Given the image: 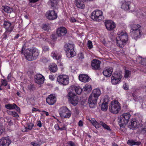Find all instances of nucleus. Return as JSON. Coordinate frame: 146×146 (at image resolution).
<instances>
[{"label":"nucleus","mask_w":146,"mask_h":146,"mask_svg":"<svg viewBox=\"0 0 146 146\" xmlns=\"http://www.w3.org/2000/svg\"><path fill=\"white\" fill-rule=\"evenodd\" d=\"M56 98L55 96L52 94L50 95L46 99V102L50 105H52L55 102Z\"/></svg>","instance_id":"aec40b11"},{"label":"nucleus","mask_w":146,"mask_h":146,"mask_svg":"<svg viewBox=\"0 0 146 146\" xmlns=\"http://www.w3.org/2000/svg\"><path fill=\"white\" fill-rule=\"evenodd\" d=\"M90 120L91 123L95 126L96 128H98L100 127V125L99 124V123L97 122L94 119H92L91 120Z\"/></svg>","instance_id":"7c9ffc66"},{"label":"nucleus","mask_w":146,"mask_h":146,"mask_svg":"<svg viewBox=\"0 0 146 146\" xmlns=\"http://www.w3.org/2000/svg\"><path fill=\"white\" fill-rule=\"evenodd\" d=\"M59 112L62 118H69L71 115V112L66 107H62L59 110Z\"/></svg>","instance_id":"6e6552de"},{"label":"nucleus","mask_w":146,"mask_h":146,"mask_svg":"<svg viewBox=\"0 0 146 146\" xmlns=\"http://www.w3.org/2000/svg\"><path fill=\"white\" fill-rule=\"evenodd\" d=\"M113 69L112 67H107L106 69L103 71V73L105 76L109 77L111 75Z\"/></svg>","instance_id":"412c9836"},{"label":"nucleus","mask_w":146,"mask_h":146,"mask_svg":"<svg viewBox=\"0 0 146 146\" xmlns=\"http://www.w3.org/2000/svg\"><path fill=\"white\" fill-rule=\"evenodd\" d=\"M78 125L79 126L82 127L83 126V122L82 120H80L78 123Z\"/></svg>","instance_id":"6e6d98bb"},{"label":"nucleus","mask_w":146,"mask_h":146,"mask_svg":"<svg viewBox=\"0 0 146 146\" xmlns=\"http://www.w3.org/2000/svg\"><path fill=\"white\" fill-rule=\"evenodd\" d=\"M79 79L82 82H86L90 80V77L88 75L84 74H80L79 76Z\"/></svg>","instance_id":"4be33fe9"},{"label":"nucleus","mask_w":146,"mask_h":146,"mask_svg":"<svg viewBox=\"0 0 146 146\" xmlns=\"http://www.w3.org/2000/svg\"><path fill=\"white\" fill-rule=\"evenodd\" d=\"M67 33L66 29L63 27L58 28L56 30V34L58 36H61L65 35Z\"/></svg>","instance_id":"a211bd4d"},{"label":"nucleus","mask_w":146,"mask_h":146,"mask_svg":"<svg viewBox=\"0 0 146 146\" xmlns=\"http://www.w3.org/2000/svg\"><path fill=\"white\" fill-rule=\"evenodd\" d=\"M69 102L74 106H76L78 102V96L72 92H69L67 95Z\"/></svg>","instance_id":"0eeeda50"},{"label":"nucleus","mask_w":146,"mask_h":146,"mask_svg":"<svg viewBox=\"0 0 146 146\" xmlns=\"http://www.w3.org/2000/svg\"><path fill=\"white\" fill-rule=\"evenodd\" d=\"M74 88L76 93L78 94H80L82 91V89L80 86H75Z\"/></svg>","instance_id":"4c0bfd02"},{"label":"nucleus","mask_w":146,"mask_h":146,"mask_svg":"<svg viewBox=\"0 0 146 146\" xmlns=\"http://www.w3.org/2000/svg\"><path fill=\"white\" fill-rule=\"evenodd\" d=\"M11 140L7 137H3L0 140V146H9L11 143Z\"/></svg>","instance_id":"f3484780"},{"label":"nucleus","mask_w":146,"mask_h":146,"mask_svg":"<svg viewBox=\"0 0 146 146\" xmlns=\"http://www.w3.org/2000/svg\"><path fill=\"white\" fill-rule=\"evenodd\" d=\"M131 115L129 112L123 113L119 117V124L121 127H124L128 123Z\"/></svg>","instance_id":"20e7f679"},{"label":"nucleus","mask_w":146,"mask_h":146,"mask_svg":"<svg viewBox=\"0 0 146 146\" xmlns=\"http://www.w3.org/2000/svg\"><path fill=\"white\" fill-rule=\"evenodd\" d=\"M37 125L39 127H41L42 126V124L40 121H38Z\"/></svg>","instance_id":"052dcab7"},{"label":"nucleus","mask_w":146,"mask_h":146,"mask_svg":"<svg viewBox=\"0 0 146 146\" xmlns=\"http://www.w3.org/2000/svg\"><path fill=\"white\" fill-rule=\"evenodd\" d=\"M11 74H9L7 76V79L8 80H9L11 78Z\"/></svg>","instance_id":"69168bd1"},{"label":"nucleus","mask_w":146,"mask_h":146,"mask_svg":"<svg viewBox=\"0 0 146 146\" xmlns=\"http://www.w3.org/2000/svg\"><path fill=\"white\" fill-rule=\"evenodd\" d=\"M88 47L89 49H91L92 48L93 45L92 42L90 41L89 40L88 41V44H87Z\"/></svg>","instance_id":"c03bdc74"},{"label":"nucleus","mask_w":146,"mask_h":146,"mask_svg":"<svg viewBox=\"0 0 146 146\" xmlns=\"http://www.w3.org/2000/svg\"><path fill=\"white\" fill-rule=\"evenodd\" d=\"M13 111H9H9H7V113L9 115H12V113H13Z\"/></svg>","instance_id":"0e129e2a"},{"label":"nucleus","mask_w":146,"mask_h":146,"mask_svg":"<svg viewBox=\"0 0 146 146\" xmlns=\"http://www.w3.org/2000/svg\"><path fill=\"white\" fill-rule=\"evenodd\" d=\"M131 73V72L130 71L128 70H125L124 77L126 78H127L129 77Z\"/></svg>","instance_id":"a19ab883"},{"label":"nucleus","mask_w":146,"mask_h":146,"mask_svg":"<svg viewBox=\"0 0 146 146\" xmlns=\"http://www.w3.org/2000/svg\"><path fill=\"white\" fill-rule=\"evenodd\" d=\"M31 144L33 146H40V145L34 143V142H32L31 143Z\"/></svg>","instance_id":"680f3d73"},{"label":"nucleus","mask_w":146,"mask_h":146,"mask_svg":"<svg viewBox=\"0 0 146 146\" xmlns=\"http://www.w3.org/2000/svg\"><path fill=\"white\" fill-rule=\"evenodd\" d=\"M91 94L93 96H94L98 98L101 94V92L99 88H96L93 90Z\"/></svg>","instance_id":"c85d7f7f"},{"label":"nucleus","mask_w":146,"mask_h":146,"mask_svg":"<svg viewBox=\"0 0 146 146\" xmlns=\"http://www.w3.org/2000/svg\"><path fill=\"white\" fill-rule=\"evenodd\" d=\"M1 85L6 86L7 84V81L5 79H2L1 81Z\"/></svg>","instance_id":"79ce46f5"},{"label":"nucleus","mask_w":146,"mask_h":146,"mask_svg":"<svg viewBox=\"0 0 146 146\" xmlns=\"http://www.w3.org/2000/svg\"><path fill=\"white\" fill-rule=\"evenodd\" d=\"M30 2L35 3L38 0H29Z\"/></svg>","instance_id":"338daca9"},{"label":"nucleus","mask_w":146,"mask_h":146,"mask_svg":"<svg viewBox=\"0 0 146 146\" xmlns=\"http://www.w3.org/2000/svg\"><path fill=\"white\" fill-rule=\"evenodd\" d=\"M116 37L117 45L120 47H123L128 40V36L127 33L124 31H121L117 33Z\"/></svg>","instance_id":"f03ea898"},{"label":"nucleus","mask_w":146,"mask_h":146,"mask_svg":"<svg viewBox=\"0 0 146 146\" xmlns=\"http://www.w3.org/2000/svg\"><path fill=\"white\" fill-rule=\"evenodd\" d=\"M127 143L131 146H132L134 145H139L141 144V143L132 140H129L128 141Z\"/></svg>","instance_id":"473e14b6"},{"label":"nucleus","mask_w":146,"mask_h":146,"mask_svg":"<svg viewBox=\"0 0 146 146\" xmlns=\"http://www.w3.org/2000/svg\"><path fill=\"white\" fill-rule=\"evenodd\" d=\"M91 17L95 21H100L104 18L102 12L99 10L94 11L92 13Z\"/></svg>","instance_id":"423d86ee"},{"label":"nucleus","mask_w":146,"mask_h":146,"mask_svg":"<svg viewBox=\"0 0 146 146\" xmlns=\"http://www.w3.org/2000/svg\"><path fill=\"white\" fill-rule=\"evenodd\" d=\"M51 55L54 59L56 60H59L61 58V56L56 51H53L51 54Z\"/></svg>","instance_id":"bb28decb"},{"label":"nucleus","mask_w":146,"mask_h":146,"mask_svg":"<svg viewBox=\"0 0 146 146\" xmlns=\"http://www.w3.org/2000/svg\"><path fill=\"white\" fill-rule=\"evenodd\" d=\"M42 28L44 30L47 31L49 27L48 25L46 24H44L42 25Z\"/></svg>","instance_id":"a18cd8bd"},{"label":"nucleus","mask_w":146,"mask_h":146,"mask_svg":"<svg viewBox=\"0 0 146 146\" xmlns=\"http://www.w3.org/2000/svg\"><path fill=\"white\" fill-rule=\"evenodd\" d=\"M12 115L13 117H19V115L15 111H13Z\"/></svg>","instance_id":"8fccbe9b"},{"label":"nucleus","mask_w":146,"mask_h":146,"mask_svg":"<svg viewBox=\"0 0 146 146\" xmlns=\"http://www.w3.org/2000/svg\"><path fill=\"white\" fill-rule=\"evenodd\" d=\"M105 25L106 29L108 31H111L115 27V25L111 20H106L105 22Z\"/></svg>","instance_id":"4468645a"},{"label":"nucleus","mask_w":146,"mask_h":146,"mask_svg":"<svg viewBox=\"0 0 146 146\" xmlns=\"http://www.w3.org/2000/svg\"><path fill=\"white\" fill-rule=\"evenodd\" d=\"M78 57L79 59H83L84 58L83 54L82 53H79L78 54Z\"/></svg>","instance_id":"5fc2aeb1"},{"label":"nucleus","mask_w":146,"mask_h":146,"mask_svg":"<svg viewBox=\"0 0 146 146\" xmlns=\"http://www.w3.org/2000/svg\"><path fill=\"white\" fill-rule=\"evenodd\" d=\"M49 48L47 46H44L43 47V51L44 52L48 51Z\"/></svg>","instance_id":"49530a36"},{"label":"nucleus","mask_w":146,"mask_h":146,"mask_svg":"<svg viewBox=\"0 0 146 146\" xmlns=\"http://www.w3.org/2000/svg\"><path fill=\"white\" fill-rule=\"evenodd\" d=\"M35 82L38 84H42L44 82V77L41 74H38L35 76Z\"/></svg>","instance_id":"6ab92c4d"},{"label":"nucleus","mask_w":146,"mask_h":146,"mask_svg":"<svg viewBox=\"0 0 146 146\" xmlns=\"http://www.w3.org/2000/svg\"><path fill=\"white\" fill-rule=\"evenodd\" d=\"M121 8L125 10H128L129 9L130 2L128 1H124L121 2Z\"/></svg>","instance_id":"393cba45"},{"label":"nucleus","mask_w":146,"mask_h":146,"mask_svg":"<svg viewBox=\"0 0 146 146\" xmlns=\"http://www.w3.org/2000/svg\"><path fill=\"white\" fill-rule=\"evenodd\" d=\"M59 125L60 126V130L62 131L66 129V127L65 124L63 122H61L59 121Z\"/></svg>","instance_id":"ea45409f"},{"label":"nucleus","mask_w":146,"mask_h":146,"mask_svg":"<svg viewBox=\"0 0 146 146\" xmlns=\"http://www.w3.org/2000/svg\"><path fill=\"white\" fill-rule=\"evenodd\" d=\"M27 88L30 90H33V86L31 84L29 85L28 86Z\"/></svg>","instance_id":"864d4df0"},{"label":"nucleus","mask_w":146,"mask_h":146,"mask_svg":"<svg viewBox=\"0 0 146 146\" xmlns=\"http://www.w3.org/2000/svg\"><path fill=\"white\" fill-rule=\"evenodd\" d=\"M57 1L56 0H50L49 1V3L51 6V7L53 8L54 9L56 8L57 6Z\"/></svg>","instance_id":"72a5a7b5"},{"label":"nucleus","mask_w":146,"mask_h":146,"mask_svg":"<svg viewBox=\"0 0 146 146\" xmlns=\"http://www.w3.org/2000/svg\"><path fill=\"white\" fill-rule=\"evenodd\" d=\"M123 87L124 88V89L125 90H127L128 89V86L127 84H124L123 85Z\"/></svg>","instance_id":"13d9d810"},{"label":"nucleus","mask_w":146,"mask_h":146,"mask_svg":"<svg viewBox=\"0 0 146 146\" xmlns=\"http://www.w3.org/2000/svg\"><path fill=\"white\" fill-rule=\"evenodd\" d=\"M92 88L91 86L89 85H86L82 89V91L88 92L91 91Z\"/></svg>","instance_id":"c9c22d12"},{"label":"nucleus","mask_w":146,"mask_h":146,"mask_svg":"<svg viewBox=\"0 0 146 146\" xmlns=\"http://www.w3.org/2000/svg\"><path fill=\"white\" fill-rule=\"evenodd\" d=\"M142 34L141 29H139L135 30H130V35L135 39L140 38Z\"/></svg>","instance_id":"2eb2a0df"},{"label":"nucleus","mask_w":146,"mask_h":146,"mask_svg":"<svg viewBox=\"0 0 146 146\" xmlns=\"http://www.w3.org/2000/svg\"><path fill=\"white\" fill-rule=\"evenodd\" d=\"M99 124L101 125L104 129H107L109 131H111V129L109 126L107 125L105 123L102 121H100Z\"/></svg>","instance_id":"e433bc0d"},{"label":"nucleus","mask_w":146,"mask_h":146,"mask_svg":"<svg viewBox=\"0 0 146 146\" xmlns=\"http://www.w3.org/2000/svg\"><path fill=\"white\" fill-rule=\"evenodd\" d=\"M43 112H44L46 116H48L49 115L48 113V112L46 111H42Z\"/></svg>","instance_id":"774afa93"},{"label":"nucleus","mask_w":146,"mask_h":146,"mask_svg":"<svg viewBox=\"0 0 146 146\" xmlns=\"http://www.w3.org/2000/svg\"><path fill=\"white\" fill-rule=\"evenodd\" d=\"M11 23L9 22L6 21H4L3 23L4 27L6 29L5 33L4 34V35L5 36V38L7 37L6 34H9L13 31V27L11 26Z\"/></svg>","instance_id":"9b49d317"},{"label":"nucleus","mask_w":146,"mask_h":146,"mask_svg":"<svg viewBox=\"0 0 146 146\" xmlns=\"http://www.w3.org/2000/svg\"><path fill=\"white\" fill-rule=\"evenodd\" d=\"M46 15L47 18L51 20L55 19L57 17V14L54 10L48 11Z\"/></svg>","instance_id":"ddd939ff"},{"label":"nucleus","mask_w":146,"mask_h":146,"mask_svg":"<svg viewBox=\"0 0 146 146\" xmlns=\"http://www.w3.org/2000/svg\"><path fill=\"white\" fill-rule=\"evenodd\" d=\"M139 122L135 119H131L130 126L133 129L138 127L139 125Z\"/></svg>","instance_id":"5701e85b"},{"label":"nucleus","mask_w":146,"mask_h":146,"mask_svg":"<svg viewBox=\"0 0 146 146\" xmlns=\"http://www.w3.org/2000/svg\"><path fill=\"white\" fill-rule=\"evenodd\" d=\"M74 143L71 141H69L68 142L66 146H75Z\"/></svg>","instance_id":"37998d69"},{"label":"nucleus","mask_w":146,"mask_h":146,"mask_svg":"<svg viewBox=\"0 0 146 146\" xmlns=\"http://www.w3.org/2000/svg\"><path fill=\"white\" fill-rule=\"evenodd\" d=\"M137 61L139 62L140 64L144 66H146V59L142 58L139 57L136 59Z\"/></svg>","instance_id":"c756f323"},{"label":"nucleus","mask_w":146,"mask_h":146,"mask_svg":"<svg viewBox=\"0 0 146 146\" xmlns=\"http://www.w3.org/2000/svg\"><path fill=\"white\" fill-rule=\"evenodd\" d=\"M131 30H135L137 29H141V26L138 24H133L131 27Z\"/></svg>","instance_id":"58836bf2"},{"label":"nucleus","mask_w":146,"mask_h":146,"mask_svg":"<svg viewBox=\"0 0 146 146\" xmlns=\"http://www.w3.org/2000/svg\"><path fill=\"white\" fill-rule=\"evenodd\" d=\"M108 99H104V102L102 103L101 106L102 110L103 111H106L108 108Z\"/></svg>","instance_id":"a878e982"},{"label":"nucleus","mask_w":146,"mask_h":146,"mask_svg":"<svg viewBox=\"0 0 146 146\" xmlns=\"http://www.w3.org/2000/svg\"><path fill=\"white\" fill-rule=\"evenodd\" d=\"M98 98L91 94L88 98V103L91 108H93L97 103Z\"/></svg>","instance_id":"f8f14e48"},{"label":"nucleus","mask_w":146,"mask_h":146,"mask_svg":"<svg viewBox=\"0 0 146 146\" xmlns=\"http://www.w3.org/2000/svg\"><path fill=\"white\" fill-rule=\"evenodd\" d=\"M16 106H17V105L15 103H13L12 104H6L5 105V108L9 110L14 109L15 108Z\"/></svg>","instance_id":"2f4dec72"},{"label":"nucleus","mask_w":146,"mask_h":146,"mask_svg":"<svg viewBox=\"0 0 146 146\" xmlns=\"http://www.w3.org/2000/svg\"><path fill=\"white\" fill-rule=\"evenodd\" d=\"M49 69L51 72H55L58 70L56 65L54 63H52L49 66Z\"/></svg>","instance_id":"cd10ccee"},{"label":"nucleus","mask_w":146,"mask_h":146,"mask_svg":"<svg viewBox=\"0 0 146 146\" xmlns=\"http://www.w3.org/2000/svg\"><path fill=\"white\" fill-rule=\"evenodd\" d=\"M110 111L114 114H117L121 110V105L117 100L112 101L109 106Z\"/></svg>","instance_id":"7ed1b4c3"},{"label":"nucleus","mask_w":146,"mask_h":146,"mask_svg":"<svg viewBox=\"0 0 146 146\" xmlns=\"http://www.w3.org/2000/svg\"><path fill=\"white\" fill-rule=\"evenodd\" d=\"M141 132L143 133H145L146 134V127L142 129L141 130Z\"/></svg>","instance_id":"bf43d9fd"},{"label":"nucleus","mask_w":146,"mask_h":146,"mask_svg":"<svg viewBox=\"0 0 146 146\" xmlns=\"http://www.w3.org/2000/svg\"><path fill=\"white\" fill-rule=\"evenodd\" d=\"M101 61L96 59L93 60L91 62V65L92 69L94 70H99L100 68Z\"/></svg>","instance_id":"dca6fc26"},{"label":"nucleus","mask_w":146,"mask_h":146,"mask_svg":"<svg viewBox=\"0 0 146 146\" xmlns=\"http://www.w3.org/2000/svg\"><path fill=\"white\" fill-rule=\"evenodd\" d=\"M69 78L68 76L66 75H60L57 77V82L60 84L66 86L69 83Z\"/></svg>","instance_id":"9d476101"},{"label":"nucleus","mask_w":146,"mask_h":146,"mask_svg":"<svg viewBox=\"0 0 146 146\" xmlns=\"http://www.w3.org/2000/svg\"><path fill=\"white\" fill-rule=\"evenodd\" d=\"M49 79L52 81H53L55 79V76L54 75H50L49 76Z\"/></svg>","instance_id":"09e8293b"},{"label":"nucleus","mask_w":146,"mask_h":146,"mask_svg":"<svg viewBox=\"0 0 146 146\" xmlns=\"http://www.w3.org/2000/svg\"><path fill=\"white\" fill-rule=\"evenodd\" d=\"M74 45L73 44L68 43L65 46V50L67 56L68 58L74 56L76 53L74 50Z\"/></svg>","instance_id":"39448f33"},{"label":"nucleus","mask_w":146,"mask_h":146,"mask_svg":"<svg viewBox=\"0 0 146 146\" xmlns=\"http://www.w3.org/2000/svg\"><path fill=\"white\" fill-rule=\"evenodd\" d=\"M34 125L32 123H29L28 124V128L29 129L31 130L32 129Z\"/></svg>","instance_id":"de8ad7c7"},{"label":"nucleus","mask_w":146,"mask_h":146,"mask_svg":"<svg viewBox=\"0 0 146 146\" xmlns=\"http://www.w3.org/2000/svg\"><path fill=\"white\" fill-rule=\"evenodd\" d=\"M4 129L2 126H0V135H1L3 132Z\"/></svg>","instance_id":"4d7b16f0"},{"label":"nucleus","mask_w":146,"mask_h":146,"mask_svg":"<svg viewBox=\"0 0 146 146\" xmlns=\"http://www.w3.org/2000/svg\"><path fill=\"white\" fill-rule=\"evenodd\" d=\"M60 126H59V124H56L54 126V128L55 129L58 130H60Z\"/></svg>","instance_id":"3c124183"},{"label":"nucleus","mask_w":146,"mask_h":146,"mask_svg":"<svg viewBox=\"0 0 146 146\" xmlns=\"http://www.w3.org/2000/svg\"><path fill=\"white\" fill-rule=\"evenodd\" d=\"M39 51L36 48H28L25 51L24 55L27 60L31 61L36 59L39 54Z\"/></svg>","instance_id":"f257e3e1"},{"label":"nucleus","mask_w":146,"mask_h":146,"mask_svg":"<svg viewBox=\"0 0 146 146\" xmlns=\"http://www.w3.org/2000/svg\"><path fill=\"white\" fill-rule=\"evenodd\" d=\"M75 4L76 7L82 9L85 7V5L82 0H75Z\"/></svg>","instance_id":"b1692460"},{"label":"nucleus","mask_w":146,"mask_h":146,"mask_svg":"<svg viewBox=\"0 0 146 146\" xmlns=\"http://www.w3.org/2000/svg\"><path fill=\"white\" fill-rule=\"evenodd\" d=\"M51 38L54 40H55L57 38L56 36L54 34H52L51 36Z\"/></svg>","instance_id":"603ef678"},{"label":"nucleus","mask_w":146,"mask_h":146,"mask_svg":"<svg viewBox=\"0 0 146 146\" xmlns=\"http://www.w3.org/2000/svg\"><path fill=\"white\" fill-rule=\"evenodd\" d=\"M122 77V72H116L111 77V82L114 85L119 83L121 81Z\"/></svg>","instance_id":"1a4fd4ad"},{"label":"nucleus","mask_w":146,"mask_h":146,"mask_svg":"<svg viewBox=\"0 0 146 146\" xmlns=\"http://www.w3.org/2000/svg\"><path fill=\"white\" fill-rule=\"evenodd\" d=\"M70 21L71 22H76V20L74 18H71Z\"/></svg>","instance_id":"e2e57ef3"},{"label":"nucleus","mask_w":146,"mask_h":146,"mask_svg":"<svg viewBox=\"0 0 146 146\" xmlns=\"http://www.w3.org/2000/svg\"><path fill=\"white\" fill-rule=\"evenodd\" d=\"M1 9L3 10L5 12L9 13L11 12L12 10L10 7L7 6H3L1 7Z\"/></svg>","instance_id":"f704fd0d"}]
</instances>
